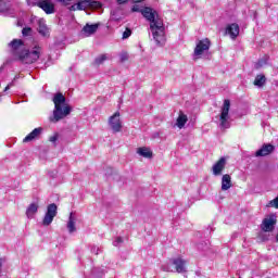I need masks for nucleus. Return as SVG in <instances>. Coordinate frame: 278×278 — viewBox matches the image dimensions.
I'll return each instance as SVG.
<instances>
[{
	"label": "nucleus",
	"instance_id": "f257e3e1",
	"mask_svg": "<svg viewBox=\"0 0 278 278\" xmlns=\"http://www.w3.org/2000/svg\"><path fill=\"white\" fill-rule=\"evenodd\" d=\"M141 14L147 18V21H149L150 30L157 47H164V45H166V27H164V22L160 18L157 12L146 7L141 11Z\"/></svg>",
	"mask_w": 278,
	"mask_h": 278
},
{
	"label": "nucleus",
	"instance_id": "f03ea898",
	"mask_svg": "<svg viewBox=\"0 0 278 278\" xmlns=\"http://www.w3.org/2000/svg\"><path fill=\"white\" fill-rule=\"evenodd\" d=\"M52 101L54 103V110L49 117L50 123H60V121H64L73 112V108L66 103V97L64 94L60 92L54 94Z\"/></svg>",
	"mask_w": 278,
	"mask_h": 278
},
{
	"label": "nucleus",
	"instance_id": "7ed1b4c3",
	"mask_svg": "<svg viewBox=\"0 0 278 278\" xmlns=\"http://www.w3.org/2000/svg\"><path fill=\"white\" fill-rule=\"evenodd\" d=\"M40 47H35L31 50L25 49L17 56V60H20L22 64H34V62H38V60L40 59Z\"/></svg>",
	"mask_w": 278,
	"mask_h": 278
},
{
	"label": "nucleus",
	"instance_id": "20e7f679",
	"mask_svg": "<svg viewBox=\"0 0 278 278\" xmlns=\"http://www.w3.org/2000/svg\"><path fill=\"white\" fill-rule=\"evenodd\" d=\"M229 110H231V101L226 99L224 100L219 116V125L223 129H229Z\"/></svg>",
	"mask_w": 278,
	"mask_h": 278
},
{
	"label": "nucleus",
	"instance_id": "39448f33",
	"mask_svg": "<svg viewBox=\"0 0 278 278\" xmlns=\"http://www.w3.org/2000/svg\"><path fill=\"white\" fill-rule=\"evenodd\" d=\"M109 126L111 127L113 134H118L123 129V122L121 121V112H115L109 117Z\"/></svg>",
	"mask_w": 278,
	"mask_h": 278
},
{
	"label": "nucleus",
	"instance_id": "423d86ee",
	"mask_svg": "<svg viewBox=\"0 0 278 278\" xmlns=\"http://www.w3.org/2000/svg\"><path fill=\"white\" fill-rule=\"evenodd\" d=\"M58 216V205L55 203L49 204L46 215L42 219L43 227H49L53 223V218Z\"/></svg>",
	"mask_w": 278,
	"mask_h": 278
},
{
	"label": "nucleus",
	"instance_id": "0eeeda50",
	"mask_svg": "<svg viewBox=\"0 0 278 278\" xmlns=\"http://www.w3.org/2000/svg\"><path fill=\"white\" fill-rule=\"evenodd\" d=\"M97 1H91V0H80L75 4H72L68 7L70 12H77L81 10H86L87 8H94L97 5Z\"/></svg>",
	"mask_w": 278,
	"mask_h": 278
},
{
	"label": "nucleus",
	"instance_id": "6e6552de",
	"mask_svg": "<svg viewBox=\"0 0 278 278\" xmlns=\"http://www.w3.org/2000/svg\"><path fill=\"white\" fill-rule=\"evenodd\" d=\"M275 225H277V216L276 215H269L268 217H265L261 224L262 231L270 232L275 230Z\"/></svg>",
	"mask_w": 278,
	"mask_h": 278
},
{
	"label": "nucleus",
	"instance_id": "1a4fd4ad",
	"mask_svg": "<svg viewBox=\"0 0 278 278\" xmlns=\"http://www.w3.org/2000/svg\"><path fill=\"white\" fill-rule=\"evenodd\" d=\"M211 46H212V42H210V39H207V38L198 41L195 49H194V56L201 58V55H203V53H206V51H210Z\"/></svg>",
	"mask_w": 278,
	"mask_h": 278
},
{
	"label": "nucleus",
	"instance_id": "9d476101",
	"mask_svg": "<svg viewBox=\"0 0 278 278\" xmlns=\"http://www.w3.org/2000/svg\"><path fill=\"white\" fill-rule=\"evenodd\" d=\"M10 47L12 48L13 55H15V58H18L25 50V43H23V40L21 39H14L11 41Z\"/></svg>",
	"mask_w": 278,
	"mask_h": 278
},
{
	"label": "nucleus",
	"instance_id": "9b49d317",
	"mask_svg": "<svg viewBox=\"0 0 278 278\" xmlns=\"http://www.w3.org/2000/svg\"><path fill=\"white\" fill-rule=\"evenodd\" d=\"M38 8H40L47 14H54L55 13V4L52 3L51 0H40L37 3Z\"/></svg>",
	"mask_w": 278,
	"mask_h": 278
},
{
	"label": "nucleus",
	"instance_id": "f8f14e48",
	"mask_svg": "<svg viewBox=\"0 0 278 278\" xmlns=\"http://www.w3.org/2000/svg\"><path fill=\"white\" fill-rule=\"evenodd\" d=\"M226 34L231 38V40H236V38L240 36V26L236 23L229 24L226 27Z\"/></svg>",
	"mask_w": 278,
	"mask_h": 278
},
{
	"label": "nucleus",
	"instance_id": "ddd939ff",
	"mask_svg": "<svg viewBox=\"0 0 278 278\" xmlns=\"http://www.w3.org/2000/svg\"><path fill=\"white\" fill-rule=\"evenodd\" d=\"M275 150V147L273 144H264L261 149H258L255 152L256 157H265V155H270L273 151Z\"/></svg>",
	"mask_w": 278,
	"mask_h": 278
},
{
	"label": "nucleus",
	"instance_id": "4468645a",
	"mask_svg": "<svg viewBox=\"0 0 278 278\" xmlns=\"http://www.w3.org/2000/svg\"><path fill=\"white\" fill-rule=\"evenodd\" d=\"M76 225H77V217L73 213H71L66 224L68 233L73 235L75 233V231H77Z\"/></svg>",
	"mask_w": 278,
	"mask_h": 278
},
{
	"label": "nucleus",
	"instance_id": "2eb2a0df",
	"mask_svg": "<svg viewBox=\"0 0 278 278\" xmlns=\"http://www.w3.org/2000/svg\"><path fill=\"white\" fill-rule=\"evenodd\" d=\"M172 264L175 266L176 273H186V260L176 257L172 260Z\"/></svg>",
	"mask_w": 278,
	"mask_h": 278
},
{
	"label": "nucleus",
	"instance_id": "dca6fc26",
	"mask_svg": "<svg viewBox=\"0 0 278 278\" xmlns=\"http://www.w3.org/2000/svg\"><path fill=\"white\" fill-rule=\"evenodd\" d=\"M42 131H45L42 127L35 128L30 134H28L24 138L23 142H31V140H36L40 138V136L42 135Z\"/></svg>",
	"mask_w": 278,
	"mask_h": 278
},
{
	"label": "nucleus",
	"instance_id": "f3484780",
	"mask_svg": "<svg viewBox=\"0 0 278 278\" xmlns=\"http://www.w3.org/2000/svg\"><path fill=\"white\" fill-rule=\"evenodd\" d=\"M225 157H222L217 163L213 165V175H215V177L223 175V170H225Z\"/></svg>",
	"mask_w": 278,
	"mask_h": 278
},
{
	"label": "nucleus",
	"instance_id": "a211bd4d",
	"mask_svg": "<svg viewBox=\"0 0 278 278\" xmlns=\"http://www.w3.org/2000/svg\"><path fill=\"white\" fill-rule=\"evenodd\" d=\"M97 29H99V24H87L84 26L81 33L88 38L92 36V34H97Z\"/></svg>",
	"mask_w": 278,
	"mask_h": 278
},
{
	"label": "nucleus",
	"instance_id": "6ab92c4d",
	"mask_svg": "<svg viewBox=\"0 0 278 278\" xmlns=\"http://www.w3.org/2000/svg\"><path fill=\"white\" fill-rule=\"evenodd\" d=\"M186 123H188V115H186L184 112H180L176 119V126L178 129H184V127H186Z\"/></svg>",
	"mask_w": 278,
	"mask_h": 278
},
{
	"label": "nucleus",
	"instance_id": "aec40b11",
	"mask_svg": "<svg viewBox=\"0 0 278 278\" xmlns=\"http://www.w3.org/2000/svg\"><path fill=\"white\" fill-rule=\"evenodd\" d=\"M137 153L138 155H140L141 157H146V159H151L153 157V152H151V149L147 148V147H142V148H138L137 149Z\"/></svg>",
	"mask_w": 278,
	"mask_h": 278
},
{
	"label": "nucleus",
	"instance_id": "412c9836",
	"mask_svg": "<svg viewBox=\"0 0 278 278\" xmlns=\"http://www.w3.org/2000/svg\"><path fill=\"white\" fill-rule=\"evenodd\" d=\"M231 188V176L229 174H226L222 178V190L226 191Z\"/></svg>",
	"mask_w": 278,
	"mask_h": 278
},
{
	"label": "nucleus",
	"instance_id": "4be33fe9",
	"mask_svg": "<svg viewBox=\"0 0 278 278\" xmlns=\"http://www.w3.org/2000/svg\"><path fill=\"white\" fill-rule=\"evenodd\" d=\"M38 213V205L36 203L29 204V206L26 210V216L27 218H34V215Z\"/></svg>",
	"mask_w": 278,
	"mask_h": 278
},
{
	"label": "nucleus",
	"instance_id": "5701e85b",
	"mask_svg": "<svg viewBox=\"0 0 278 278\" xmlns=\"http://www.w3.org/2000/svg\"><path fill=\"white\" fill-rule=\"evenodd\" d=\"M38 31L41 34V36H47L49 34V28H47V24L45 23V20L40 18L38 20Z\"/></svg>",
	"mask_w": 278,
	"mask_h": 278
},
{
	"label": "nucleus",
	"instance_id": "b1692460",
	"mask_svg": "<svg viewBox=\"0 0 278 278\" xmlns=\"http://www.w3.org/2000/svg\"><path fill=\"white\" fill-rule=\"evenodd\" d=\"M266 84V76L264 75H257L254 79V86L257 88H262Z\"/></svg>",
	"mask_w": 278,
	"mask_h": 278
},
{
	"label": "nucleus",
	"instance_id": "393cba45",
	"mask_svg": "<svg viewBox=\"0 0 278 278\" xmlns=\"http://www.w3.org/2000/svg\"><path fill=\"white\" fill-rule=\"evenodd\" d=\"M110 54H100L99 56L96 58L94 60V64H97V66L103 64V62H105L106 60H110Z\"/></svg>",
	"mask_w": 278,
	"mask_h": 278
},
{
	"label": "nucleus",
	"instance_id": "a878e982",
	"mask_svg": "<svg viewBox=\"0 0 278 278\" xmlns=\"http://www.w3.org/2000/svg\"><path fill=\"white\" fill-rule=\"evenodd\" d=\"M258 240H261V242H268V240H270V235H266L264 232H261L258 235Z\"/></svg>",
	"mask_w": 278,
	"mask_h": 278
},
{
	"label": "nucleus",
	"instance_id": "bb28decb",
	"mask_svg": "<svg viewBox=\"0 0 278 278\" xmlns=\"http://www.w3.org/2000/svg\"><path fill=\"white\" fill-rule=\"evenodd\" d=\"M131 36V28H126L124 31H123V40H127V38H129Z\"/></svg>",
	"mask_w": 278,
	"mask_h": 278
},
{
	"label": "nucleus",
	"instance_id": "cd10ccee",
	"mask_svg": "<svg viewBox=\"0 0 278 278\" xmlns=\"http://www.w3.org/2000/svg\"><path fill=\"white\" fill-rule=\"evenodd\" d=\"M16 79H18V75H16L14 79L4 88V92H8V90L14 86V81H16Z\"/></svg>",
	"mask_w": 278,
	"mask_h": 278
},
{
	"label": "nucleus",
	"instance_id": "c85d7f7f",
	"mask_svg": "<svg viewBox=\"0 0 278 278\" xmlns=\"http://www.w3.org/2000/svg\"><path fill=\"white\" fill-rule=\"evenodd\" d=\"M270 207L278 208V195L269 202Z\"/></svg>",
	"mask_w": 278,
	"mask_h": 278
},
{
	"label": "nucleus",
	"instance_id": "c756f323",
	"mask_svg": "<svg viewBox=\"0 0 278 278\" xmlns=\"http://www.w3.org/2000/svg\"><path fill=\"white\" fill-rule=\"evenodd\" d=\"M118 244H123V238L116 237L113 241V247H118Z\"/></svg>",
	"mask_w": 278,
	"mask_h": 278
},
{
	"label": "nucleus",
	"instance_id": "7c9ffc66",
	"mask_svg": "<svg viewBox=\"0 0 278 278\" xmlns=\"http://www.w3.org/2000/svg\"><path fill=\"white\" fill-rule=\"evenodd\" d=\"M267 61L262 59L256 63V68H262V66L266 65Z\"/></svg>",
	"mask_w": 278,
	"mask_h": 278
},
{
	"label": "nucleus",
	"instance_id": "2f4dec72",
	"mask_svg": "<svg viewBox=\"0 0 278 278\" xmlns=\"http://www.w3.org/2000/svg\"><path fill=\"white\" fill-rule=\"evenodd\" d=\"M58 138H60V135L55 132L52 137L49 138V140L50 142H53V144H55V142H58Z\"/></svg>",
	"mask_w": 278,
	"mask_h": 278
},
{
	"label": "nucleus",
	"instance_id": "473e14b6",
	"mask_svg": "<svg viewBox=\"0 0 278 278\" xmlns=\"http://www.w3.org/2000/svg\"><path fill=\"white\" fill-rule=\"evenodd\" d=\"M58 3H61V5H71L73 0H56Z\"/></svg>",
	"mask_w": 278,
	"mask_h": 278
},
{
	"label": "nucleus",
	"instance_id": "72a5a7b5",
	"mask_svg": "<svg viewBox=\"0 0 278 278\" xmlns=\"http://www.w3.org/2000/svg\"><path fill=\"white\" fill-rule=\"evenodd\" d=\"M132 12H141L142 13V7H140L139 4H135L131 8Z\"/></svg>",
	"mask_w": 278,
	"mask_h": 278
},
{
	"label": "nucleus",
	"instance_id": "f704fd0d",
	"mask_svg": "<svg viewBox=\"0 0 278 278\" xmlns=\"http://www.w3.org/2000/svg\"><path fill=\"white\" fill-rule=\"evenodd\" d=\"M22 34L23 36H29L31 34V28L30 27L23 28Z\"/></svg>",
	"mask_w": 278,
	"mask_h": 278
},
{
	"label": "nucleus",
	"instance_id": "c9c22d12",
	"mask_svg": "<svg viewBox=\"0 0 278 278\" xmlns=\"http://www.w3.org/2000/svg\"><path fill=\"white\" fill-rule=\"evenodd\" d=\"M99 251H101V250H100L99 247H97V245H93V247L91 248V253H94V255H99Z\"/></svg>",
	"mask_w": 278,
	"mask_h": 278
},
{
	"label": "nucleus",
	"instance_id": "e433bc0d",
	"mask_svg": "<svg viewBox=\"0 0 278 278\" xmlns=\"http://www.w3.org/2000/svg\"><path fill=\"white\" fill-rule=\"evenodd\" d=\"M165 270H167V273H170V269H169V268H166Z\"/></svg>",
	"mask_w": 278,
	"mask_h": 278
},
{
	"label": "nucleus",
	"instance_id": "4c0bfd02",
	"mask_svg": "<svg viewBox=\"0 0 278 278\" xmlns=\"http://www.w3.org/2000/svg\"><path fill=\"white\" fill-rule=\"evenodd\" d=\"M0 268H1V263H0Z\"/></svg>",
	"mask_w": 278,
	"mask_h": 278
},
{
	"label": "nucleus",
	"instance_id": "58836bf2",
	"mask_svg": "<svg viewBox=\"0 0 278 278\" xmlns=\"http://www.w3.org/2000/svg\"><path fill=\"white\" fill-rule=\"evenodd\" d=\"M0 97H1V93H0Z\"/></svg>",
	"mask_w": 278,
	"mask_h": 278
}]
</instances>
